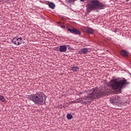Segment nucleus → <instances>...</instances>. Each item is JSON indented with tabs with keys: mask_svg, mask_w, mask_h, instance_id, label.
I'll return each instance as SVG.
<instances>
[{
	"mask_svg": "<svg viewBox=\"0 0 131 131\" xmlns=\"http://www.w3.org/2000/svg\"><path fill=\"white\" fill-rule=\"evenodd\" d=\"M129 84V82L126 81L124 78L123 80H120L117 81L116 79L111 80L108 83L107 85L110 89L107 88H103L99 90L98 88H93L91 90H88L87 96H84L83 100H94V99H99L103 96L106 95H110L111 90L113 91H119L122 89L123 86Z\"/></svg>",
	"mask_w": 131,
	"mask_h": 131,
	"instance_id": "obj_1",
	"label": "nucleus"
},
{
	"mask_svg": "<svg viewBox=\"0 0 131 131\" xmlns=\"http://www.w3.org/2000/svg\"><path fill=\"white\" fill-rule=\"evenodd\" d=\"M106 5L100 2L99 0H88L86 5L88 13H91L93 11L97 10H102L105 9Z\"/></svg>",
	"mask_w": 131,
	"mask_h": 131,
	"instance_id": "obj_2",
	"label": "nucleus"
},
{
	"mask_svg": "<svg viewBox=\"0 0 131 131\" xmlns=\"http://www.w3.org/2000/svg\"><path fill=\"white\" fill-rule=\"evenodd\" d=\"M45 93L43 92H37L35 94H32L28 98L36 105H45L46 104V99H44Z\"/></svg>",
	"mask_w": 131,
	"mask_h": 131,
	"instance_id": "obj_3",
	"label": "nucleus"
},
{
	"mask_svg": "<svg viewBox=\"0 0 131 131\" xmlns=\"http://www.w3.org/2000/svg\"><path fill=\"white\" fill-rule=\"evenodd\" d=\"M110 102L115 106H118L120 103H121V102H120V97L118 95H114V97L110 99Z\"/></svg>",
	"mask_w": 131,
	"mask_h": 131,
	"instance_id": "obj_4",
	"label": "nucleus"
},
{
	"mask_svg": "<svg viewBox=\"0 0 131 131\" xmlns=\"http://www.w3.org/2000/svg\"><path fill=\"white\" fill-rule=\"evenodd\" d=\"M23 39L22 37H15L13 38L11 41L12 43H14L15 46H19V45L22 43Z\"/></svg>",
	"mask_w": 131,
	"mask_h": 131,
	"instance_id": "obj_5",
	"label": "nucleus"
},
{
	"mask_svg": "<svg viewBox=\"0 0 131 131\" xmlns=\"http://www.w3.org/2000/svg\"><path fill=\"white\" fill-rule=\"evenodd\" d=\"M68 31H70L71 33H73V34H77L78 35H80V34H81V32L80 31L74 28H68Z\"/></svg>",
	"mask_w": 131,
	"mask_h": 131,
	"instance_id": "obj_6",
	"label": "nucleus"
},
{
	"mask_svg": "<svg viewBox=\"0 0 131 131\" xmlns=\"http://www.w3.org/2000/svg\"><path fill=\"white\" fill-rule=\"evenodd\" d=\"M55 51L58 52V51H59V52H61V53H65L66 51H67V47L65 45H61L59 46V47H56L55 48Z\"/></svg>",
	"mask_w": 131,
	"mask_h": 131,
	"instance_id": "obj_7",
	"label": "nucleus"
},
{
	"mask_svg": "<svg viewBox=\"0 0 131 131\" xmlns=\"http://www.w3.org/2000/svg\"><path fill=\"white\" fill-rule=\"evenodd\" d=\"M120 55L122 56V57H124L125 58H127V57L129 56L128 52L124 49H122L120 51Z\"/></svg>",
	"mask_w": 131,
	"mask_h": 131,
	"instance_id": "obj_8",
	"label": "nucleus"
},
{
	"mask_svg": "<svg viewBox=\"0 0 131 131\" xmlns=\"http://www.w3.org/2000/svg\"><path fill=\"white\" fill-rule=\"evenodd\" d=\"M85 30L86 33H88V34H94V33H95V31H94V29L91 28H86L85 29Z\"/></svg>",
	"mask_w": 131,
	"mask_h": 131,
	"instance_id": "obj_9",
	"label": "nucleus"
},
{
	"mask_svg": "<svg viewBox=\"0 0 131 131\" xmlns=\"http://www.w3.org/2000/svg\"><path fill=\"white\" fill-rule=\"evenodd\" d=\"M79 53L80 55H81V54H83V55H85V54H88V53H89V48H82L80 50V51Z\"/></svg>",
	"mask_w": 131,
	"mask_h": 131,
	"instance_id": "obj_10",
	"label": "nucleus"
},
{
	"mask_svg": "<svg viewBox=\"0 0 131 131\" xmlns=\"http://www.w3.org/2000/svg\"><path fill=\"white\" fill-rule=\"evenodd\" d=\"M71 69L74 72H77L78 70H79V68L77 66H74L73 67H71Z\"/></svg>",
	"mask_w": 131,
	"mask_h": 131,
	"instance_id": "obj_11",
	"label": "nucleus"
},
{
	"mask_svg": "<svg viewBox=\"0 0 131 131\" xmlns=\"http://www.w3.org/2000/svg\"><path fill=\"white\" fill-rule=\"evenodd\" d=\"M49 7L51 9H55V4L54 3L51 2V3H49Z\"/></svg>",
	"mask_w": 131,
	"mask_h": 131,
	"instance_id": "obj_12",
	"label": "nucleus"
},
{
	"mask_svg": "<svg viewBox=\"0 0 131 131\" xmlns=\"http://www.w3.org/2000/svg\"><path fill=\"white\" fill-rule=\"evenodd\" d=\"M67 119L71 120L73 118V116L71 115V114H69L67 115Z\"/></svg>",
	"mask_w": 131,
	"mask_h": 131,
	"instance_id": "obj_13",
	"label": "nucleus"
},
{
	"mask_svg": "<svg viewBox=\"0 0 131 131\" xmlns=\"http://www.w3.org/2000/svg\"><path fill=\"white\" fill-rule=\"evenodd\" d=\"M66 4H71L72 3H74L76 0H65Z\"/></svg>",
	"mask_w": 131,
	"mask_h": 131,
	"instance_id": "obj_14",
	"label": "nucleus"
},
{
	"mask_svg": "<svg viewBox=\"0 0 131 131\" xmlns=\"http://www.w3.org/2000/svg\"><path fill=\"white\" fill-rule=\"evenodd\" d=\"M0 100L2 101V102H5L6 98H5V97H4L3 96L0 95Z\"/></svg>",
	"mask_w": 131,
	"mask_h": 131,
	"instance_id": "obj_15",
	"label": "nucleus"
},
{
	"mask_svg": "<svg viewBox=\"0 0 131 131\" xmlns=\"http://www.w3.org/2000/svg\"><path fill=\"white\" fill-rule=\"evenodd\" d=\"M58 24H59V25L61 27V28H65V25H63L62 22H58Z\"/></svg>",
	"mask_w": 131,
	"mask_h": 131,
	"instance_id": "obj_16",
	"label": "nucleus"
},
{
	"mask_svg": "<svg viewBox=\"0 0 131 131\" xmlns=\"http://www.w3.org/2000/svg\"><path fill=\"white\" fill-rule=\"evenodd\" d=\"M80 102V100H78V99H77L75 101L76 103H79Z\"/></svg>",
	"mask_w": 131,
	"mask_h": 131,
	"instance_id": "obj_17",
	"label": "nucleus"
},
{
	"mask_svg": "<svg viewBox=\"0 0 131 131\" xmlns=\"http://www.w3.org/2000/svg\"><path fill=\"white\" fill-rule=\"evenodd\" d=\"M82 94H84V92H80V93H79V94H80V95H82Z\"/></svg>",
	"mask_w": 131,
	"mask_h": 131,
	"instance_id": "obj_18",
	"label": "nucleus"
},
{
	"mask_svg": "<svg viewBox=\"0 0 131 131\" xmlns=\"http://www.w3.org/2000/svg\"><path fill=\"white\" fill-rule=\"evenodd\" d=\"M68 50H69V51H71V47H69V48H68Z\"/></svg>",
	"mask_w": 131,
	"mask_h": 131,
	"instance_id": "obj_19",
	"label": "nucleus"
},
{
	"mask_svg": "<svg viewBox=\"0 0 131 131\" xmlns=\"http://www.w3.org/2000/svg\"><path fill=\"white\" fill-rule=\"evenodd\" d=\"M80 2H84V0H79Z\"/></svg>",
	"mask_w": 131,
	"mask_h": 131,
	"instance_id": "obj_20",
	"label": "nucleus"
},
{
	"mask_svg": "<svg viewBox=\"0 0 131 131\" xmlns=\"http://www.w3.org/2000/svg\"><path fill=\"white\" fill-rule=\"evenodd\" d=\"M18 41H19V40H17V41H16V42H18Z\"/></svg>",
	"mask_w": 131,
	"mask_h": 131,
	"instance_id": "obj_21",
	"label": "nucleus"
}]
</instances>
